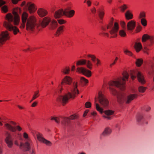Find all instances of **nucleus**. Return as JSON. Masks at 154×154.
<instances>
[{"mask_svg":"<svg viewBox=\"0 0 154 154\" xmlns=\"http://www.w3.org/2000/svg\"><path fill=\"white\" fill-rule=\"evenodd\" d=\"M76 70L77 72L82 73L87 77H89L91 75V72L84 67H77Z\"/></svg>","mask_w":154,"mask_h":154,"instance_id":"obj_12","label":"nucleus"},{"mask_svg":"<svg viewBox=\"0 0 154 154\" xmlns=\"http://www.w3.org/2000/svg\"><path fill=\"white\" fill-rule=\"evenodd\" d=\"M91 11L93 14H95L96 13V9L94 7L93 9H91Z\"/></svg>","mask_w":154,"mask_h":154,"instance_id":"obj_52","label":"nucleus"},{"mask_svg":"<svg viewBox=\"0 0 154 154\" xmlns=\"http://www.w3.org/2000/svg\"><path fill=\"white\" fill-rule=\"evenodd\" d=\"M80 82L82 83L86 84L88 83V80L85 79L84 77H81Z\"/></svg>","mask_w":154,"mask_h":154,"instance_id":"obj_38","label":"nucleus"},{"mask_svg":"<svg viewBox=\"0 0 154 154\" xmlns=\"http://www.w3.org/2000/svg\"><path fill=\"white\" fill-rule=\"evenodd\" d=\"M138 81L142 84H144L146 82L144 77L142 74L140 72H137L136 73Z\"/></svg>","mask_w":154,"mask_h":154,"instance_id":"obj_22","label":"nucleus"},{"mask_svg":"<svg viewBox=\"0 0 154 154\" xmlns=\"http://www.w3.org/2000/svg\"><path fill=\"white\" fill-rule=\"evenodd\" d=\"M63 83L69 85L71 93L68 92L64 95H61L58 97L57 99V101L61 102L64 105L68 101L70 98H74L75 95L79 94V91L77 89L78 83L75 82H72V79L69 76H66L62 80L61 84Z\"/></svg>","mask_w":154,"mask_h":154,"instance_id":"obj_3","label":"nucleus"},{"mask_svg":"<svg viewBox=\"0 0 154 154\" xmlns=\"http://www.w3.org/2000/svg\"><path fill=\"white\" fill-rule=\"evenodd\" d=\"M75 68V66H73L72 67V70L73 71Z\"/></svg>","mask_w":154,"mask_h":154,"instance_id":"obj_63","label":"nucleus"},{"mask_svg":"<svg viewBox=\"0 0 154 154\" xmlns=\"http://www.w3.org/2000/svg\"><path fill=\"white\" fill-rule=\"evenodd\" d=\"M57 26V23L56 20H53L50 24V29H54L56 28Z\"/></svg>","mask_w":154,"mask_h":154,"instance_id":"obj_26","label":"nucleus"},{"mask_svg":"<svg viewBox=\"0 0 154 154\" xmlns=\"http://www.w3.org/2000/svg\"><path fill=\"white\" fill-rule=\"evenodd\" d=\"M149 36L147 34H144L142 36V41L143 42H145L147 39L149 38Z\"/></svg>","mask_w":154,"mask_h":154,"instance_id":"obj_30","label":"nucleus"},{"mask_svg":"<svg viewBox=\"0 0 154 154\" xmlns=\"http://www.w3.org/2000/svg\"><path fill=\"white\" fill-rule=\"evenodd\" d=\"M141 23L143 26H146L147 25V21L145 18H142Z\"/></svg>","mask_w":154,"mask_h":154,"instance_id":"obj_37","label":"nucleus"},{"mask_svg":"<svg viewBox=\"0 0 154 154\" xmlns=\"http://www.w3.org/2000/svg\"><path fill=\"white\" fill-rule=\"evenodd\" d=\"M124 52L126 54L128 55L129 56H132V53L131 51H128V50H125L124 51Z\"/></svg>","mask_w":154,"mask_h":154,"instance_id":"obj_41","label":"nucleus"},{"mask_svg":"<svg viewBox=\"0 0 154 154\" xmlns=\"http://www.w3.org/2000/svg\"><path fill=\"white\" fill-rule=\"evenodd\" d=\"M149 40L152 42L153 40V37H150L149 36Z\"/></svg>","mask_w":154,"mask_h":154,"instance_id":"obj_58","label":"nucleus"},{"mask_svg":"<svg viewBox=\"0 0 154 154\" xmlns=\"http://www.w3.org/2000/svg\"><path fill=\"white\" fill-rule=\"evenodd\" d=\"M136 26V23L133 20L128 22L127 25V30L129 32H132Z\"/></svg>","mask_w":154,"mask_h":154,"instance_id":"obj_18","label":"nucleus"},{"mask_svg":"<svg viewBox=\"0 0 154 154\" xmlns=\"http://www.w3.org/2000/svg\"><path fill=\"white\" fill-rule=\"evenodd\" d=\"M37 13L39 16L41 17H43L46 16L48 12L45 9L43 8H39L37 11Z\"/></svg>","mask_w":154,"mask_h":154,"instance_id":"obj_20","label":"nucleus"},{"mask_svg":"<svg viewBox=\"0 0 154 154\" xmlns=\"http://www.w3.org/2000/svg\"><path fill=\"white\" fill-rule=\"evenodd\" d=\"M127 8V7L126 5L125 4L122 5L120 7L121 11L122 12H124Z\"/></svg>","mask_w":154,"mask_h":154,"instance_id":"obj_40","label":"nucleus"},{"mask_svg":"<svg viewBox=\"0 0 154 154\" xmlns=\"http://www.w3.org/2000/svg\"><path fill=\"white\" fill-rule=\"evenodd\" d=\"M36 98L35 97L33 96L32 98V100H34Z\"/></svg>","mask_w":154,"mask_h":154,"instance_id":"obj_64","label":"nucleus"},{"mask_svg":"<svg viewBox=\"0 0 154 154\" xmlns=\"http://www.w3.org/2000/svg\"><path fill=\"white\" fill-rule=\"evenodd\" d=\"M146 17V14L144 12H140L139 16V18L141 19L142 18H144Z\"/></svg>","mask_w":154,"mask_h":154,"instance_id":"obj_36","label":"nucleus"},{"mask_svg":"<svg viewBox=\"0 0 154 154\" xmlns=\"http://www.w3.org/2000/svg\"><path fill=\"white\" fill-rule=\"evenodd\" d=\"M85 64H86L88 68L90 69H92L93 64L89 60H81L78 61L76 63L77 66Z\"/></svg>","mask_w":154,"mask_h":154,"instance_id":"obj_11","label":"nucleus"},{"mask_svg":"<svg viewBox=\"0 0 154 154\" xmlns=\"http://www.w3.org/2000/svg\"><path fill=\"white\" fill-rule=\"evenodd\" d=\"M98 99L100 103L103 107H105L108 106V100L100 92L99 93Z\"/></svg>","mask_w":154,"mask_h":154,"instance_id":"obj_9","label":"nucleus"},{"mask_svg":"<svg viewBox=\"0 0 154 154\" xmlns=\"http://www.w3.org/2000/svg\"><path fill=\"white\" fill-rule=\"evenodd\" d=\"M143 62V60L141 59H137L136 62V65L138 66H140Z\"/></svg>","mask_w":154,"mask_h":154,"instance_id":"obj_33","label":"nucleus"},{"mask_svg":"<svg viewBox=\"0 0 154 154\" xmlns=\"http://www.w3.org/2000/svg\"><path fill=\"white\" fill-rule=\"evenodd\" d=\"M20 5L23 8L27 10L31 14L34 13L37 9L35 5L31 2H28L26 3L25 1H23L21 4Z\"/></svg>","mask_w":154,"mask_h":154,"instance_id":"obj_8","label":"nucleus"},{"mask_svg":"<svg viewBox=\"0 0 154 154\" xmlns=\"http://www.w3.org/2000/svg\"><path fill=\"white\" fill-rule=\"evenodd\" d=\"M112 1V0H107V2L109 4H111Z\"/></svg>","mask_w":154,"mask_h":154,"instance_id":"obj_61","label":"nucleus"},{"mask_svg":"<svg viewBox=\"0 0 154 154\" xmlns=\"http://www.w3.org/2000/svg\"><path fill=\"white\" fill-rule=\"evenodd\" d=\"M69 70L70 69L69 68H67V67H66L62 69L61 71L65 74H69Z\"/></svg>","mask_w":154,"mask_h":154,"instance_id":"obj_31","label":"nucleus"},{"mask_svg":"<svg viewBox=\"0 0 154 154\" xmlns=\"http://www.w3.org/2000/svg\"><path fill=\"white\" fill-rule=\"evenodd\" d=\"M91 103L89 102H87L85 104V106L87 108H89L91 107Z\"/></svg>","mask_w":154,"mask_h":154,"instance_id":"obj_43","label":"nucleus"},{"mask_svg":"<svg viewBox=\"0 0 154 154\" xmlns=\"http://www.w3.org/2000/svg\"><path fill=\"white\" fill-rule=\"evenodd\" d=\"M14 144L16 145H17V146H20V145L18 143V142H17V140L15 141L14 142ZM24 147V146H22V147H20V148H21V149H22V147Z\"/></svg>","mask_w":154,"mask_h":154,"instance_id":"obj_54","label":"nucleus"},{"mask_svg":"<svg viewBox=\"0 0 154 154\" xmlns=\"http://www.w3.org/2000/svg\"><path fill=\"white\" fill-rule=\"evenodd\" d=\"M51 20L49 17H45L43 19L41 23V25L43 27H45L47 26L51 21Z\"/></svg>","mask_w":154,"mask_h":154,"instance_id":"obj_21","label":"nucleus"},{"mask_svg":"<svg viewBox=\"0 0 154 154\" xmlns=\"http://www.w3.org/2000/svg\"><path fill=\"white\" fill-rule=\"evenodd\" d=\"M9 34L7 31L2 32L0 35V46L10 38Z\"/></svg>","mask_w":154,"mask_h":154,"instance_id":"obj_10","label":"nucleus"},{"mask_svg":"<svg viewBox=\"0 0 154 154\" xmlns=\"http://www.w3.org/2000/svg\"><path fill=\"white\" fill-rule=\"evenodd\" d=\"M5 135L6 138L5 140V142L9 148H11L13 145L11 136L10 134L8 132L6 133Z\"/></svg>","mask_w":154,"mask_h":154,"instance_id":"obj_14","label":"nucleus"},{"mask_svg":"<svg viewBox=\"0 0 154 154\" xmlns=\"http://www.w3.org/2000/svg\"><path fill=\"white\" fill-rule=\"evenodd\" d=\"M63 26H60L57 29L55 35L56 36H58L61 33V32L62 31L63 29Z\"/></svg>","mask_w":154,"mask_h":154,"instance_id":"obj_28","label":"nucleus"},{"mask_svg":"<svg viewBox=\"0 0 154 154\" xmlns=\"http://www.w3.org/2000/svg\"><path fill=\"white\" fill-rule=\"evenodd\" d=\"M125 16L126 19L127 20L131 19L133 18V15L131 13L129 10L127 11L125 13Z\"/></svg>","mask_w":154,"mask_h":154,"instance_id":"obj_25","label":"nucleus"},{"mask_svg":"<svg viewBox=\"0 0 154 154\" xmlns=\"http://www.w3.org/2000/svg\"><path fill=\"white\" fill-rule=\"evenodd\" d=\"M17 106H18V107L20 109H24V108L20 106V105H17Z\"/></svg>","mask_w":154,"mask_h":154,"instance_id":"obj_59","label":"nucleus"},{"mask_svg":"<svg viewBox=\"0 0 154 154\" xmlns=\"http://www.w3.org/2000/svg\"><path fill=\"white\" fill-rule=\"evenodd\" d=\"M142 45L140 42H136L134 45V48L137 52H139L142 48Z\"/></svg>","mask_w":154,"mask_h":154,"instance_id":"obj_24","label":"nucleus"},{"mask_svg":"<svg viewBox=\"0 0 154 154\" xmlns=\"http://www.w3.org/2000/svg\"><path fill=\"white\" fill-rule=\"evenodd\" d=\"M121 25V26L123 28H125V26L126 25V23L125 22L123 21H121L120 22Z\"/></svg>","mask_w":154,"mask_h":154,"instance_id":"obj_46","label":"nucleus"},{"mask_svg":"<svg viewBox=\"0 0 154 154\" xmlns=\"http://www.w3.org/2000/svg\"><path fill=\"white\" fill-rule=\"evenodd\" d=\"M39 96V91H36L35 92L33 96L35 97L36 98L38 97Z\"/></svg>","mask_w":154,"mask_h":154,"instance_id":"obj_44","label":"nucleus"},{"mask_svg":"<svg viewBox=\"0 0 154 154\" xmlns=\"http://www.w3.org/2000/svg\"><path fill=\"white\" fill-rule=\"evenodd\" d=\"M88 112V110H86L84 112L83 116L84 117L85 116Z\"/></svg>","mask_w":154,"mask_h":154,"instance_id":"obj_55","label":"nucleus"},{"mask_svg":"<svg viewBox=\"0 0 154 154\" xmlns=\"http://www.w3.org/2000/svg\"><path fill=\"white\" fill-rule=\"evenodd\" d=\"M98 16L100 19L99 22L100 23H102V20H103V17L104 15V12L103 11H101L100 10L98 11Z\"/></svg>","mask_w":154,"mask_h":154,"instance_id":"obj_27","label":"nucleus"},{"mask_svg":"<svg viewBox=\"0 0 154 154\" xmlns=\"http://www.w3.org/2000/svg\"><path fill=\"white\" fill-rule=\"evenodd\" d=\"M28 14L25 12L22 13L21 17L22 23L20 27L21 29H23L26 26L27 30L32 31L34 30L37 26L36 19L32 16L28 18Z\"/></svg>","mask_w":154,"mask_h":154,"instance_id":"obj_4","label":"nucleus"},{"mask_svg":"<svg viewBox=\"0 0 154 154\" xmlns=\"http://www.w3.org/2000/svg\"><path fill=\"white\" fill-rule=\"evenodd\" d=\"M129 75L126 72H124L122 73V77L118 78L115 81H111L108 83L109 89L111 93L114 96H116L117 102L120 104H122L124 102L129 103L137 97V94H130L126 96L123 92H118L113 87H116L122 91L125 89V82L128 80Z\"/></svg>","mask_w":154,"mask_h":154,"instance_id":"obj_1","label":"nucleus"},{"mask_svg":"<svg viewBox=\"0 0 154 154\" xmlns=\"http://www.w3.org/2000/svg\"><path fill=\"white\" fill-rule=\"evenodd\" d=\"M10 123L12 125H15L16 124V123L13 121H11L10 122Z\"/></svg>","mask_w":154,"mask_h":154,"instance_id":"obj_57","label":"nucleus"},{"mask_svg":"<svg viewBox=\"0 0 154 154\" xmlns=\"http://www.w3.org/2000/svg\"><path fill=\"white\" fill-rule=\"evenodd\" d=\"M74 14L75 11L73 10H71L69 11H68L66 10L64 11L63 9H61L56 11L54 14V16L56 19L59 18L63 15L71 17L73 16Z\"/></svg>","mask_w":154,"mask_h":154,"instance_id":"obj_7","label":"nucleus"},{"mask_svg":"<svg viewBox=\"0 0 154 154\" xmlns=\"http://www.w3.org/2000/svg\"><path fill=\"white\" fill-rule=\"evenodd\" d=\"M88 57L91 58V60L94 63L95 62L96 60H97V58L94 55H92L91 54H88L87 56Z\"/></svg>","mask_w":154,"mask_h":154,"instance_id":"obj_34","label":"nucleus"},{"mask_svg":"<svg viewBox=\"0 0 154 154\" xmlns=\"http://www.w3.org/2000/svg\"><path fill=\"white\" fill-rule=\"evenodd\" d=\"M131 78L132 80H134L136 77V76L133 73L131 74Z\"/></svg>","mask_w":154,"mask_h":154,"instance_id":"obj_51","label":"nucleus"},{"mask_svg":"<svg viewBox=\"0 0 154 154\" xmlns=\"http://www.w3.org/2000/svg\"><path fill=\"white\" fill-rule=\"evenodd\" d=\"M119 35L122 37H125L126 35V33L125 30L121 29L119 31Z\"/></svg>","mask_w":154,"mask_h":154,"instance_id":"obj_29","label":"nucleus"},{"mask_svg":"<svg viewBox=\"0 0 154 154\" xmlns=\"http://www.w3.org/2000/svg\"><path fill=\"white\" fill-rule=\"evenodd\" d=\"M91 114L93 116H95L96 115V112H94L91 113Z\"/></svg>","mask_w":154,"mask_h":154,"instance_id":"obj_60","label":"nucleus"},{"mask_svg":"<svg viewBox=\"0 0 154 154\" xmlns=\"http://www.w3.org/2000/svg\"><path fill=\"white\" fill-rule=\"evenodd\" d=\"M97 65H100V61L98 60V59H97Z\"/></svg>","mask_w":154,"mask_h":154,"instance_id":"obj_56","label":"nucleus"},{"mask_svg":"<svg viewBox=\"0 0 154 154\" xmlns=\"http://www.w3.org/2000/svg\"><path fill=\"white\" fill-rule=\"evenodd\" d=\"M88 7H90L91 5V2L90 0H88L86 2Z\"/></svg>","mask_w":154,"mask_h":154,"instance_id":"obj_47","label":"nucleus"},{"mask_svg":"<svg viewBox=\"0 0 154 154\" xmlns=\"http://www.w3.org/2000/svg\"><path fill=\"white\" fill-rule=\"evenodd\" d=\"M23 137L26 140V142L25 144L21 142L20 143V147H21L22 146H24V147L26 148V150H28L30 149V145L28 141L30 140L29 139V138L28 134L26 132H24L23 134Z\"/></svg>","mask_w":154,"mask_h":154,"instance_id":"obj_13","label":"nucleus"},{"mask_svg":"<svg viewBox=\"0 0 154 154\" xmlns=\"http://www.w3.org/2000/svg\"><path fill=\"white\" fill-rule=\"evenodd\" d=\"M118 60V58L116 57L114 61L110 65V67H111L113 65L115 64L116 61Z\"/></svg>","mask_w":154,"mask_h":154,"instance_id":"obj_48","label":"nucleus"},{"mask_svg":"<svg viewBox=\"0 0 154 154\" xmlns=\"http://www.w3.org/2000/svg\"><path fill=\"white\" fill-rule=\"evenodd\" d=\"M146 89V87L142 86H139L138 88V90L139 92L143 93L144 92Z\"/></svg>","mask_w":154,"mask_h":154,"instance_id":"obj_32","label":"nucleus"},{"mask_svg":"<svg viewBox=\"0 0 154 154\" xmlns=\"http://www.w3.org/2000/svg\"><path fill=\"white\" fill-rule=\"evenodd\" d=\"M57 21L58 23L60 24H63L65 23L66 22V21L63 19H57Z\"/></svg>","mask_w":154,"mask_h":154,"instance_id":"obj_42","label":"nucleus"},{"mask_svg":"<svg viewBox=\"0 0 154 154\" xmlns=\"http://www.w3.org/2000/svg\"><path fill=\"white\" fill-rule=\"evenodd\" d=\"M95 105L96 109L97 111L100 112L101 114L103 112L105 115L103 116V117L108 120H111L113 118L114 113V111L113 110L108 109L103 111V108L101 107L99 105L96 103V98H95Z\"/></svg>","mask_w":154,"mask_h":154,"instance_id":"obj_6","label":"nucleus"},{"mask_svg":"<svg viewBox=\"0 0 154 154\" xmlns=\"http://www.w3.org/2000/svg\"><path fill=\"white\" fill-rule=\"evenodd\" d=\"M151 107L149 106H146L145 108V110H146V111L147 112L149 111Z\"/></svg>","mask_w":154,"mask_h":154,"instance_id":"obj_49","label":"nucleus"},{"mask_svg":"<svg viewBox=\"0 0 154 154\" xmlns=\"http://www.w3.org/2000/svg\"><path fill=\"white\" fill-rule=\"evenodd\" d=\"M37 103V102H34L32 103L31 106L32 107H34L36 106Z\"/></svg>","mask_w":154,"mask_h":154,"instance_id":"obj_53","label":"nucleus"},{"mask_svg":"<svg viewBox=\"0 0 154 154\" xmlns=\"http://www.w3.org/2000/svg\"><path fill=\"white\" fill-rule=\"evenodd\" d=\"M143 119V117L141 115H139L137 116V121L139 123H140Z\"/></svg>","mask_w":154,"mask_h":154,"instance_id":"obj_35","label":"nucleus"},{"mask_svg":"<svg viewBox=\"0 0 154 154\" xmlns=\"http://www.w3.org/2000/svg\"><path fill=\"white\" fill-rule=\"evenodd\" d=\"M4 125L7 129L12 132H15L16 129H17L19 131L22 130V128L19 126H17L16 127H13L8 123H5Z\"/></svg>","mask_w":154,"mask_h":154,"instance_id":"obj_15","label":"nucleus"},{"mask_svg":"<svg viewBox=\"0 0 154 154\" xmlns=\"http://www.w3.org/2000/svg\"><path fill=\"white\" fill-rule=\"evenodd\" d=\"M51 120H54L58 124L60 123L59 118L57 117H52L51 119Z\"/></svg>","mask_w":154,"mask_h":154,"instance_id":"obj_39","label":"nucleus"},{"mask_svg":"<svg viewBox=\"0 0 154 154\" xmlns=\"http://www.w3.org/2000/svg\"><path fill=\"white\" fill-rule=\"evenodd\" d=\"M36 136L38 140L39 141L44 143L47 146H51L52 144L51 143L50 141L46 140L45 138H44L42 137V134L40 133H38L37 134Z\"/></svg>","mask_w":154,"mask_h":154,"instance_id":"obj_16","label":"nucleus"},{"mask_svg":"<svg viewBox=\"0 0 154 154\" xmlns=\"http://www.w3.org/2000/svg\"><path fill=\"white\" fill-rule=\"evenodd\" d=\"M21 11L19 8L14 9L12 12L13 15L11 13L7 14L5 17V20L3 23V26L10 31H12L14 35L19 32V29L14 25H18L20 22V17L18 13Z\"/></svg>","mask_w":154,"mask_h":154,"instance_id":"obj_2","label":"nucleus"},{"mask_svg":"<svg viewBox=\"0 0 154 154\" xmlns=\"http://www.w3.org/2000/svg\"><path fill=\"white\" fill-rule=\"evenodd\" d=\"M150 73L153 75V81L154 82V67H152L150 69Z\"/></svg>","mask_w":154,"mask_h":154,"instance_id":"obj_45","label":"nucleus"},{"mask_svg":"<svg viewBox=\"0 0 154 154\" xmlns=\"http://www.w3.org/2000/svg\"><path fill=\"white\" fill-rule=\"evenodd\" d=\"M142 29V27L140 26H138L137 27L136 31L137 32H138L140 31Z\"/></svg>","mask_w":154,"mask_h":154,"instance_id":"obj_50","label":"nucleus"},{"mask_svg":"<svg viewBox=\"0 0 154 154\" xmlns=\"http://www.w3.org/2000/svg\"><path fill=\"white\" fill-rule=\"evenodd\" d=\"M113 24V19H112L111 21L106 26H102L101 27L102 30V34L104 36L107 37H109V34L107 32V29H109V32L111 35L110 38H115L117 35V33L119 29L118 24L115 22L114 26Z\"/></svg>","mask_w":154,"mask_h":154,"instance_id":"obj_5","label":"nucleus"},{"mask_svg":"<svg viewBox=\"0 0 154 154\" xmlns=\"http://www.w3.org/2000/svg\"><path fill=\"white\" fill-rule=\"evenodd\" d=\"M6 3V2L4 0H0V8L2 12L5 13L8 11V6L4 5Z\"/></svg>","mask_w":154,"mask_h":154,"instance_id":"obj_19","label":"nucleus"},{"mask_svg":"<svg viewBox=\"0 0 154 154\" xmlns=\"http://www.w3.org/2000/svg\"><path fill=\"white\" fill-rule=\"evenodd\" d=\"M111 132V130L108 128H106L102 133L101 135L103 136L106 137L108 136Z\"/></svg>","mask_w":154,"mask_h":154,"instance_id":"obj_23","label":"nucleus"},{"mask_svg":"<svg viewBox=\"0 0 154 154\" xmlns=\"http://www.w3.org/2000/svg\"><path fill=\"white\" fill-rule=\"evenodd\" d=\"M147 49H145V50L144 51V53H145L148 54V52L147 51Z\"/></svg>","mask_w":154,"mask_h":154,"instance_id":"obj_62","label":"nucleus"},{"mask_svg":"<svg viewBox=\"0 0 154 154\" xmlns=\"http://www.w3.org/2000/svg\"><path fill=\"white\" fill-rule=\"evenodd\" d=\"M76 118V116L74 115L71 116L69 118L62 117L63 120L61 121V123L63 126H67L69 123L70 119H74Z\"/></svg>","mask_w":154,"mask_h":154,"instance_id":"obj_17","label":"nucleus"}]
</instances>
